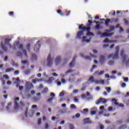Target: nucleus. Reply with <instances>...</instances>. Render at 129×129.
Returning <instances> with one entry per match:
<instances>
[{
	"label": "nucleus",
	"mask_w": 129,
	"mask_h": 129,
	"mask_svg": "<svg viewBox=\"0 0 129 129\" xmlns=\"http://www.w3.org/2000/svg\"><path fill=\"white\" fill-rule=\"evenodd\" d=\"M114 29H115V27L111 26L110 27V29L108 30H106L105 32H107V33H110V32H112V31H114Z\"/></svg>",
	"instance_id": "17"
},
{
	"label": "nucleus",
	"mask_w": 129,
	"mask_h": 129,
	"mask_svg": "<svg viewBox=\"0 0 129 129\" xmlns=\"http://www.w3.org/2000/svg\"><path fill=\"white\" fill-rule=\"evenodd\" d=\"M3 77H4V78H6V79H9V76L8 75H4Z\"/></svg>",
	"instance_id": "50"
},
{
	"label": "nucleus",
	"mask_w": 129,
	"mask_h": 129,
	"mask_svg": "<svg viewBox=\"0 0 129 129\" xmlns=\"http://www.w3.org/2000/svg\"><path fill=\"white\" fill-rule=\"evenodd\" d=\"M96 107H93L92 108V111H91V115H94V114H96Z\"/></svg>",
	"instance_id": "20"
},
{
	"label": "nucleus",
	"mask_w": 129,
	"mask_h": 129,
	"mask_svg": "<svg viewBox=\"0 0 129 129\" xmlns=\"http://www.w3.org/2000/svg\"><path fill=\"white\" fill-rule=\"evenodd\" d=\"M14 68H8L6 70V72H10V71H14Z\"/></svg>",
	"instance_id": "28"
},
{
	"label": "nucleus",
	"mask_w": 129,
	"mask_h": 129,
	"mask_svg": "<svg viewBox=\"0 0 129 129\" xmlns=\"http://www.w3.org/2000/svg\"><path fill=\"white\" fill-rule=\"evenodd\" d=\"M116 51L115 52L114 54H111L108 55L107 58L109 59V58H112V59H118V54L119 53V46H116L115 47Z\"/></svg>",
	"instance_id": "2"
},
{
	"label": "nucleus",
	"mask_w": 129,
	"mask_h": 129,
	"mask_svg": "<svg viewBox=\"0 0 129 129\" xmlns=\"http://www.w3.org/2000/svg\"><path fill=\"white\" fill-rule=\"evenodd\" d=\"M106 102H107V100H106V99H104V98H100L96 102V104L97 105H98V104H100V103H103V104H105V103H106Z\"/></svg>",
	"instance_id": "7"
},
{
	"label": "nucleus",
	"mask_w": 129,
	"mask_h": 129,
	"mask_svg": "<svg viewBox=\"0 0 129 129\" xmlns=\"http://www.w3.org/2000/svg\"><path fill=\"white\" fill-rule=\"evenodd\" d=\"M126 84L125 83H122L121 84V87H124L125 86H126Z\"/></svg>",
	"instance_id": "63"
},
{
	"label": "nucleus",
	"mask_w": 129,
	"mask_h": 129,
	"mask_svg": "<svg viewBox=\"0 0 129 129\" xmlns=\"http://www.w3.org/2000/svg\"><path fill=\"white\" fill-rule=\"evenodd\" d=\"M39 80L38 79H37V78H35V79H33V80H32V82L33 83H36V82H39Z\"/></svg>",
	"instance_id": "41"
},
{
	"label": "nucleus",
	"mask_w": 129,
	"mask_h": 129,
	"mask_svg": "<svg viewBox=\"0 0 129 129\" xmlns=\"http://www.w3.org/2000/svg\"><path fill=\"white\" fill-rule=\"evenodd\" d=\"M23 48H24L23 44H21L19 46V49H21L23 51V52L24 53L25 57H28V55L27 54V50L26 49H23Z\"/></svg>",
	"instance_id": "11"
},
{
	"label": "nucleus",
	"mask_w": 129,
	"mask_h": 129,
	"mask_svg": "<svg viewBox=\"0 0 129 129\" xmlns=\"http://www.w3.org/2000/svg\"><path fill=\"white\" fill-rule=\"evenodd\" d=\"M97 68V66L96 65H93L92 68L90 70V72H93V70L95 69V68Z\"/></svg>",
	"instance_id": "32"
},
{
	"label": "nucleus",
	"mask_w": 129,
	"mask_h": 129,
	"mask_svg": "<svg viewBox=\"0 0 129 129\" xmlns=\"http://www.w3.org/2000/svg\"><path fill=\"white\" fill-rule=\"evenodd\" d=\"M1 48H2V49L4 50V51H5V52H7V51H8V48L5 46V43H4V42H2L1 43Z\"/></svg>",
	"instance_id": "16"
},
{
	"label": "nucleus",
	"mask_w": 129,
	"mask_h": 129,
	"mask_svg": "<svg viewBox=\"0 0 129 129\" xmlns=\"http://www.w3.org/2000/svg\"><path fill=\"white\" fill-rule=\"evenodd\" d=\"M22 65H26V64H29V63L27 60H23L21 61Z\"/></svg>",
	"instance_id": "33"
},
{
	"label": "nucleus",
	"mask_w": 129,
	"mask_h": 129,
	"mask_svg": "<svg viewBox=\"0 0 129 129\" xmlns=\"http://www.w3.org/2000/svg\"><path fill=\"white\" fill-rule=\"evenodd\" d=\"M105 60V56L104 55H101L100 56V63L101 65L103 64Z\"/></svg>",
	"instance_id": "12"
},
{
	"label": "nucleus",
	"mask_w": 129,
	"mask_h": 129,
	"mask_svg": "<svg viewBox=\"0 0 129 129\" xmlns=\"http://www.w3.org/2000/svg\"><path fill=\"white\" fill-rule=\"evenodd\" d=\"M16 81H17V82H14V83H18V84H19L20 83V78H17V79H16Z\"/></svg>",
	"instance_id": "43"
},
{
	"label": "nucleus",
	"mask_w": 129,
	"mask_h": 129,
	"mask_svg": "<svg viewBox=\"0 0 129 129\" xmlns=\"http://www.w3.org/2000/svg\"><path fill=\"white\" fill-rule=\"evenodd\" d=\"M11 105H12V102H10L9 103H8V106H6L7 110H9V109H10V107L9 106H11Z\"/></svg>",
	"instance_id": "29"
},
{
	"label": "nucleus",
	"mask_w": 129,
	"mask_h": 129,
	"mask_svg": "<svg viewBox=\"0 0 129 129\" xmlns=\"http://www.w3.org/2000/svg\"><path fill=\"white\" fill-rule=\"evenodd\" d=\"M61 61V57L57 56L56 57L55 62L56 63V65H58L59 64V62Z\"/></svg>",
	"instance_id": "18"
},
{
	"label": "nucleus",
	"mask_w": 129,
	"mask_h": 129,
	"mask_svg": "<svg viewBox=\"0 0 129 129\" xmlns=\"http://www.w3.org/2000/svg\"><path fill=\"white\" fill-rule=\"evenodd\" d=\"M106 90H107V92L109 93L110 91H111V88L110 87H106L105 88Z\"/></svg>",
	"instance_id": "37"
},
{
	"label": "nucleus",
	"mask_w": 129,
	"mask_h": 129,
	"mask_svg": "<svg viewBox=\"0 0 129 129\" xmlns=\"http://www.w3.org/2000/svg\"><path fill=\"white\" fill-rule=\"evenodd\" d=\"M123 22L124 25H128V21H127L126 19H123Z\"/></svg>",
	"instance_id": "34"
},
{
	"label": "nucleus",
	"mask_w": 129,
	"mask_h": 129,
	"mask_svg": "<svg viewBox=\"0 0 129 129\" xmlns=\"http://www.w3.org/2000/svg\"><path fill=\"white\" fill-rule=\"evenodd\" d=\"M37 105H33L32 106V108H33V109H35V108H37Z\"/></svg>",
	"instance_id": "59"
},
{
	"label": "nucleus",
	"mask_w": 129,
	"mask_h": 129,
	"mask_svg": "<svg viewBox=\"0 0 129 129\" xmlns=\"http://www.w3.org/2000/svg\"><path fill=\"white\" fill-rule=\"evenodd\" d=\"M11 41H12V39H9V38L5 39V45H9Z\"/></svg>",
	"instance_id": "22"
},
{
	"label": "nucleus",
	"mask_w": 129,
	"mask_h": 129,
	"mask_svg": "<svg viewBox=\"0 0 129 129\" xmlns=\"http://www.w3.org/2000/svg\"><path fill=\"white\" fill-rule=\"evenodd\" d=\"M107 47H109L108 44H104V45L103 46V48H107Z\"/></svg>",
	"instance_id": "64"
},
{
	"label": "nucleus",
	"mask_w": 129,
	"mask_h": 129,
	"mask_svg": "<svg viewBox=\"0 0 129 129\" xmlns=\"http://www.w3.org/2000/svg\"><path fill=\"white\" fill-rule=\"evenodd\" d=\"M78 97H79V96H77L74 98V101L75 102H78V99H77Z\"/></svg>",
	"instance_id": "46"
},
{
	"label": "nucleus",
	"mask_w": 129,
	"mask_h": 129,
	"mask_svg": "<svg viewBox=\"0 0 129 129\" xmlns=\"http://www.w3.org/2000/svg\"><path fill=\"white\" fill-rule=\"evenodd\" d=\"M81 97L83 99H85V98H86V95L85 94H83L82 95Z\"/></svg>",
	"instance_id": "55"
},
{
	"label": "nucleus",
	"mask_w": 129,
	"mask_h": 129,
	"mask_svg": "<svg viewBox=\"0 0 129 129\" xmlns=\"http://www.w3.org/2000/svg\"><path fill=\"white\" fill-rule=\"evenodd\" d=\"M124 129L126 128V125H123L121 127H119V129Z\"/></svg>",
	"instance_id": "45"
},
{
	"label": "nucleus",
	"mask_w": 129,
	"mask_h": 129,
	"mask_svg": "<svg viewBox=\"0 0 129 129\" xmlns=\"http://www.w3.org/2000/svg\"><path fill=\"white\" fill-rule=\"evenodd\" d=\"M28 110H29V109L28 108H27L26 109V111H25V116L26 117H28Z\"/></svg>",
	"instance_id": "40"
},
{
	"label": "nucleus",
	"mask_w": 129,
	"mask_h": 129,
	"mask_svg": "<svg viewBox=\"0 0 129 129\" xmlns=\"http://www.w3.org/2000/svg\"><path fill=\"white\" fill-rule=\"evenodd\" d=\"M41 123H42V119H39L38 120V124L40 125Z\"/></svg>",
	"instance_id": "54"
},
{
	"label": "nucleus",
	"mask_w": 129,
	"mask_h": 129,
	"mask_svg": "<svg viewBox=\"0 0 129 129\" xmlns=\"http://www.w3.org/2000/svg\"><path fill=\"white\" fill-rule=\"evenodd\" d=\"M69 128L70 129H74V125H73L71 123H69Z\"/></svg>",
	"instance_id": "38"
},
{
	"label": "nucleus",
	"mask_w": 129,
	"mask_h": 129,
	"mask_svg": "<svg viewBox=\"0 0 129 129\" xmlns=\"http://www.w3.org/2000/svg\"><path fill=\"white\" fill-rule=\"evenodd\" d=\"M32 60H37V56L35 54H32Z\"/></svg>",
	"instance_id": "42"
},
{
	"label": "nucleus",
	"mask_w": 129,
	"mask_h": 129,
	"mask_svg": "<svg viewBox=\"0 0 129 129\" xmlns=\"http://www.w3.org/2000/svg\"><path fill=\"white\" fill-rule=\"evenodd\" d=\"M112 42H112L111 41L109 40V39H108V38H106L104 40V43H112Z\"/></svg>",
	"instance_id": "27"
},
{
	"label": "nucleus",
	"mask_w": 129,
	"mask_h": 129,
	"mask_svg": "<svg viewBox=\"0 0 129 129\" xmlns=\"http://www.w3.org/2000/svg\"><path fill=\"white\" fill-rule=\"evenodd\" d=\"M86 60H91V57L90 56H85Z\"/></svg>",
	"instance_id": "53"
},
{
	"label": "nucleus",
	"mask_w": 129,
	"mask_h": 129,
	"mask_svg": "<svg viewBox=\"0 0 129 129\" xmlns=\"http://www.w3.org/2000/svg\"><path fill=\"white\" fill-rule=\"evenodd\" d=\"M88 81L91 82V83H95V84H102V85H104V80H94V77L93 76H91L88 80Z\"/></svg>",
	"instance_id": "3"
},
{
	"label": "nucleus",
	"mask_w": 129,
	"mask_h": 129,
	"mask_svg": "<svg viewBox=\"0 0 129 129\" xmlns=\"http://www.w3.org/2000/svg\"><path fill=\"white\" fill-rule=\"evenodd\" d=\"M39 43H40V40H38L37 42V44L34 46L35 51H39L40 48H41V44H39Z\"/></svg>",
	"instance_id": "8"
},
{
	"label": "nucleus",
	"mask_w": 129,
	"mask_h": 129,
	"mask_svg": "<svg viewBox=\"0 0 129 129\" xmlns=\"http://www.w3.org/2000/svg\"><path fill=\"white\" fill-rule=\"evenodd\" d=\"M86 36H84L82 38V42H86Z\"/></svg>",
	"instance_id": "48"
},
{
	"label": "nucleus",
	"mask_w": 129,
	"mask_h": 129,
	"mask_svg": "<svg viewBox=\"0 0 129 129\" xmlns=\"http://www.w3.org/2000/svg\"><path fill=\"white\" fill-rule=\"evenodd\" d=\"M108 64L110 66H113L114 65V61L110 60L108 62Z\"/></svg>",
	"instance_id": "23"
},
{
	"label": "nucleus",
	"mask_w": 129,
	"mask_h": 129,
	"mask_svg": "<svg viewBox=\"0 0 129 129\" xmlns=\"http://www.w3.org/2000/svg\"><path fill=\"white\" fill-rule=\"evenodd\" d=\"M74 71H75V70H70L66 72V75H67V74H68L69 73H72V72H73Z\"/></svg>",
	"instance_id": "31"
},
{
	"label": "nucleus",
	"mask_w": 129,
	"mask_h": 129,
	"mask_svg": "<svg viewBox=\"0 0 129 129\" xmlns=\"http://www.w3.org/2000/svg\"><path fill=\"white\" fill-rule=\"evenodd\" d=\"M17 57H22L23 56V53L21 52H18L17 54Z\"/></svg>",
	"instance_id": "35"
},
{
	"label": "nucleus",
	"mask_w": 129,
	"mask_h": 129,
	"mask_svg": "<svg viewBox=\"0 0 129 129\" xmlns=\"http://www.w3.org/2000/svg\"><path fill=\"white\" fill-rule=\"evenodd\" d=\"M23 89H24V86H19V90H20V91L23 90Z\"/></svg>",
	"instance_id": "60"
},
{
	"label": "nucleus",
	"mask_w": 129,
	"mask_h": 129,
	"mask_svg": "<svg viewBox=\"0 0 129 129\" xmlns=\"http://www.w3.org/2000/svg\"><path fill=\"white\" fill-rule=\"evenodd\" d=\"M52 63H53V58H51V54H49L47 57V65L48 67H51V66H52Z\"/></svg>",
	"instance_id": "6"
},
{
	"label": "nucleus",
	"mask_w": 129,
	"mask_h": 129,
	"mask_svg": "<svg viewBox=\"0 0 129 129\" xmlns=\"http://www.w3.org/2000/svg\"><path fill=\"white\" fill-rule=\"evenodd\" d=\"M79 30H83L78 32L77 35V38H78V39H81V37H82V36L84 35V31H88L87 33V36H92V37H94V34L90 32V29H91L90 27H88L86 28L85 26H84V25L81 24L79 26Z\"/></svg>",
	"instance_id": "1"
},
{
	"label": "nucleus",
	"mask_w": 129,
	"mask_h": 129,
	"mask_svg": "<svg viewBox=\"0 0 129 129\" xmlns=\"http://www.w3.org/2000/svg\"><path fill=\"white\" fill-rule=\"evenodd\" d=\"M9 16H10V17H14V12H9Z\"/></svg>",
	"instance_id": "47"
},
{
	"label": "nucleus",
	"mask_w": 129,
	"mask_h": 129,
	"mask_svg": "<svg viewBox=\"0 0 129 129\" xmlns=\"http://www.w3.org/2000/svg\"><path fill=\"white\" fill-rule=\"evenodd\" d=\"M48 92V88H45L43 91H41V93H43V94L45 93H47Z\"/></svg>",
	"instance_id": "30"
},
{
	"label": "nucleus",
	"mask_w": 129,
	"mask_h": 129,
	"mask_svg": "<svg viewBox=\"0 0 129 129\" xmlns=\"http://www.w3.org/2000/svg\"><path fill=\"white\" fill-rule=\"evenodd\" d=\"M76 58H77V56L75 55L72 62L70 63V67H73L74 66V64H75V60H76Z\"/></svg>",
	"instance_id": "13"
},
{
	"label": "nucleus",
	"mask_w": 129,
	"mask_h": 129,
	"mask_svg": "<svg viewBox=\"0 0 129 129\" xmlns=\"http://www.w3.org/2000/svg\"><path fill=\"white\" fill-rule=\"evenodd\" d=\"M112 101L114 102L115 105L119 106L120 107H123V106H124V105H123L122 104H119L115 99H112Z\"/></svg>",
	"instance_id": "10"
},
{
	"label": "nucleus",
	"mask_w": 129,
	"mask_h": 129,
	"mask_svg": "<svg viewBox=\"0 0 129 129\" xmlns=\"http://www.w3.org/2000/svg\"><path fill=\"white\" fill-rule=\"evenodd\" d=\"M59 95L60 97L64 96V92H60L59 93Z\"/></svg>",
	"instance_id": "58"
},
{
	"label": "nucleus",
	"mask_w": 129,
	"mask_h": 129,
	"mask_svg": "<svg viewBox=\"0 0 129 129\" xmlns=\"http://www.w3.org/2000/svg\"><path fill=\"white\" fill-rule=\"evenodd\" d=\"M20 100V98L17 97L15 99V106H14V109L16 110V109H18L19 108V103L17 102V101H19Z\"/></svg>",
	"instance_id": "9"
},
{
	"label": "nucleus",
	"mask_w": 129,
	"mask_h": 129,
	"mask_svg": "<svg viewBox=\"0 0 129 129\" xmlns=\"http://www.w3.org/2000/svg\"><path fill=\"white\" fill-rule=\"evenodd\" d=\"M40 99V98H37L36 97H33V100H34V101H39V100Z\"/></svg>",
	"instance_id": "39"
},
{
	"label": "nucleus",
	"mask_w": 129,
	"mask_h": 129,
	"mask_svg": "<svg viewBox=\"0 0 129 129\" xmlns=\"http://www.w3.org/2000/svg\"><path fill=\"white\" fill-rule=\"evenodd\" d=\"M99 28H100V24H98L95 26V29H96L97 30H98Z\"/></svg>",
	"instance_id": "49"
},
{
	"label": "nucleus",
	"mask_w": 129,
	"mask_h": 129,
	"mask_svg": "<svg viewBox=\"0 0 129 129\" xmlns=\"http://www.w3.org/2000/svg\"><path fill=\"white\" fill-rule=\"evenodd\" d=\"M31 47V44L30 43H28L26 46V48L27 50V51H28L29 52H30V48Z\"/></svg>",
	"instance_id": "26"
},
{
	"label": "nucleus",
	"mask_w": 129,
	"mask_h": 129,
	"mask_svg": "<svg viewBox=\"0 0 129 129\" xmlns=\"http://www.w3.org/2000/svg\"><path fill=\"white\" fill-rule=\"evenodd\" d=\"M24 73L25 74H26V75H28V74H30V73H31V70H25L24 71Z\"/></svg>",
	"instance_id": "25"
},
{
	"label": "nucleus",
	"mask_w": 129,
	"mask_h": 129,
	"mask_svg": "<svg viewBox=\"0 0 129 129\" xmlns=\"http://www.w3.org/2000/svg\"><path fill=\"white\" fill-rule=\"evenodd\" d=\"M100 129H104V126L103 124L100 125Z\"/></svg>",
	"instance_id": "61"
},
{
	"label": "nucleus",
	"mask_w": 129,
	"mask_h": 129,
	"mask_svg": "<svg viewBox=\"0 0 129 129\" xmlns=\"http://www.w3.org/2000/svg\"><path fill=\"white\" fill-rule=\"evenodd\" d=\"M88 23H89V26H91V24H93V23H95L96 24H99V21L97 22L96 20H94V22H93L92 20H89L88 21Z\"/></svg>",
	"instance_id": "21"
},
{
	"label": "nucleus",
	"mask_w": 129,
	"mask_h": 129,
	"mask_svg": "<svg viewBox=\"0 0 129 129\" xmlns=\"http://www.w3.org/2000/svg\"><path fill=\"white\" fill-rule=\"evenodd\" d=\"M109 23H112V22L111 21L110 19H107L105 21V25L106 27H108L109 26Z\"/></svg>",
	"instance_id": "14"
},
{
	"label": "nucleus",
	"mask_w": 129,
	"mask_h": 129,
	"mask_svg": "<svg viewBox=\"0 0 129 129\" xmlns=\"http://www.w3.org/2000/svg\"><path fill=\"white\" fill-rule=\"evenodd\" d=\"M124 82H127L128 81V78L125 77L123 80Z\"/></svg>",
	"instance_id": "52"
},
{
	"label": "nucleus",
	"mask_w": 129,
	"mask_h": 129,
	"mask_svg": "<svg viewBox=\"0 0 129 129\" xmlns=\"http://www.w3.org/2000/svg\"><path fill=\"white\" fill-rule=\"evenodd\" d=\"M25 90L26 91H30L32 88L34 87L33 84L30 83V82H27L25 84Z\"/></svg>",
	"instance_id": "5"
},
{
	"label": "nucleus",
	"mask_w": 129,
	"mask_h": 129,
	"mask_svg": "<svg viewBox=\"0 0 129 129\" xmlns=\"http://www.w3.org/2000/svg\"><path fill=\"white\" fill-rule=\"evenodd\" d=\"M84 123H92V122L90 120L89 118H86L83 119Z\"/></svg>",
	"instance_id": "15"
},
{
	"label": "nucleus",
	"mask_w": 129,
	"mask_h": 129,
	"mask_svg": "<svg viewBox=\"0 0 129 129\" xmlns=\"http://www.w3.org/2000/svg\"><path fill=\"white\" fill-rule=\"evenodd\" d=\"M104 74V71H102L99 72V71H96L94 74L95 75H103Z\"/></svg>",
	"instance_id": "19"
},
{
	"label": "nucleus",
	"mask_w": 129,
	"mask_h": 129,
	"mask_svg": "<svg viewBox=\"0 0 129 129\" xmlns=\"http://www.w3.org/2000/svg\"><path fill=\"white\" fill-rule=\"evenodd\" d=\"M57 14H58V15H60V16H64V14L62 13V11H61V10H57Z\"/></svg>",
	"instance_id": "24"
},
{
	"label": "nucleus",
	"mask_w": 129,
	"mask_h": 129,
	"mask_svg": "<svg viewBox=\"0 0 129 129\" xmlns=\"http://www.w3.org/2000/svg\"><path fill=\"white\" fill-rule=\"evenodd\" d=\"M49 128V124H45V129H48Z\"/></svg>",
	"instance_id": "62"
},
{
	"label": "nucleus",
	"mask_w": 129,
	"mask_h": 129,
	"mask_svg": "<svg viewBox=\"0 0 129 129\" xmlns=\"http://www.w3.org/2000/svg\"><path fill=\"white\" fill-rule=\"evenodd\" d=\"M50 97H55V94L54 93L51 92L50 93Z\"/></svg>",
	"instance_id": "57"
},
{
	"label": "nucleus",
	"mask_w": 129,
	"mask_h": 129,
	"mask_svg": "<svg viewBox=\"0 0 129 129\" xmlns=\"http://www.w3.org/2000/svg\"><path fill=\"white\" fill-rule=\"evenodd\" d=\"M97 35L98 36H100L101 38H103V37H108L109 36H112V35H113V33H111L110 34H107V33L106 32L102 33L100 31H98L97 33Z\"/></svg>",
	"instance_id": "4"
},
{
	"label": "nucleus",
	"mask_w": 129,
	"mask_h": 129,
	"mask_svg": "<svg viewBox=\"0 0 129 129\" xmlns=\"http://www.w3.org/2000/svg\"><path fill=\"white\" fill-rule=\"evenodd\" d=\"M71 108L76 109V106H75V104H71Z\"/></svg>",
	"instance_id": "44"
},
{
	"label": "nucleus",
	"mask_w": 129,
	"mask_h": 129,
	"mask_svg": "<svg viewBox=\"0 0 129 129\" xmlns=\"http://www.w3.org/2000/svg\"><path fill=\"white\" fill-rule=\"evenodd\" d=\"M52 100H53V98H50L47 99L48 102H52Z\"/></svg>",
	"instance_id": "56"
},
{
	"label": "nucleus",
	"mask_w": 129,
	"mask_h": 129,
	"mask_svg": "<svg viewBox=\"0 0 129 129\" xmlns=\"http://www.w3.org/2000/svg\"><path fill=\"white\" fill-rule=\"evenodd\" d=\"M112 109H113V108L112 107V106H110L108 108V110L109 111H111V110H112Z\"/></svg>",
	"instance_id": "51"
},
{
	"label": "nucleus",
	"mask_w": 129,
	"mask_h": 129,
	"mask_svg": "<svg viewBox=\"0 0 129 129\" xmlns=\"http://www.w3.org/2000/svg\"><path fill=\"white\" fill-rule=\"evenodd\" d=\"M111 21H113L115 23H117L118 22V19L117 18H111Z\"/></svg>",
	"instance_id": "36"
}]
</instances>
